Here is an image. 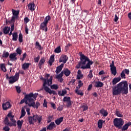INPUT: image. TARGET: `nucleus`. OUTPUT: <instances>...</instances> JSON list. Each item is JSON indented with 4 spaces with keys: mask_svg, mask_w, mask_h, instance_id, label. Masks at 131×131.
<instances>
[{
    "mask_svg": "<svg viewBox=\"0 0 131 131\" xmlns=\"http://www.w3.org/2000/svg\"><path fill=\"white\" fill-rule=\"evenodd\" d=\"M38 93L34 94L33 93H30L29 94H26L25 98H23L19 102V104H22L24 103H25L26 104H28L30 107L38 109L39 106H40V103L38 102H36L35 103V102L36 98L38 97Z\"/></svg>",
    "mask_w": 131,
    "mask_h": 131,
    "instance_id": "obj_1",
    "label": "nucleus"
},
{
    "mask_svg": "<svg viewBox=\"0 0 131 131\" xmlns=\"http://www.w3.org/2000/svg\"><path fill=\"white\" fill-rule=\"evenodd\" d=\"M112 93L114 96L120 94L127 95L128 93V84L127 81H122L112 88Z\"/></svg>",
    "mask_w": 131,
    "mask_h": 131,
    "instance_id": "obj_2",
    "label": "nucleus"
},
{
    "mask_svg": "<svg viewBox=\"0 0 131 131\" xmlns=\"http://www.w3.org/2000/svg\"><path fill=\"white\" fill-rule=\"evenodd\" d=\"M78 55L80 57V61L78 62L75 68L77 69L81 68L83 70L91 69V65L94 63V62L92 60H90L89 57L82 54L81 52H79Z\"/></svg>",
    "mask_w": 131,
    "mask_h": 131,
    "instance_id": "obj_3",
    "label": "nucleus"
},
{
    "mask_svg": "<svg viewBox=\"0 0 131 131\" xmlns=\"http://www.w3.org/2000/svg\"><path fill=\"white\" fill-rule=\"evenodd\" d=\"M4 124L6 125L3 127L4 131H10V128L9 126H16V121L14 119V116L12 112L9 113L4 119Z\"/></svg>",
    "mask_w": 131,
    "mask_h": 131,
    "instance_id": "obj_4",
    "label": "nucleus"
},
{
    "mask_svg": "<svg viewBox=\"0 0 131 131\" xmlns=\"http://www.w3.org/2000/svg\"><path fill=\"white\" fill-rule=\"evenodd\" d=\"M113 123L116 128L120 129L124 125V121L122 118H115Z\"/></svg>",
    "mask_w": 131,
    "mask_h": 131,
    "instance_id": "obj_5",
    "label": "nucleus"
},
{
    "mask_svg": "<svg viewBox=\"0 0 131 131\" xmlns=\"http://www.w3.org/2000/svg\"><path fill=\"white\" fill-rule=\"evenodd\" d=\"M53 77L52 76L50 77V79H45L43 77H41L40 78V79L44 81L43 84V86L44 89L45 88V87H47L46 85L48 86H51V84H53Z\"/></svg>",
    "mask_w": 131,
    "mask_h": 131,
    "instance_id": "obj_6",
    "label": "nucleus"
},
{
    "mask_svg": "<svg viewBox=\"0 0 131 131\" xmlns=\"http://www.w3.org/2000/svg\"><path fill=\"white\" fill-rule=\"evenodd\" d=\"M110 67L111 72H112V74H113L114 76H116L117 74V68L114 65V60L112 61V64L110 65Z\"/></svg>",
    "mask_w": 131,
    "mask_h": 131,
    "instance_id": "obj_7",
    "label": "nucleus"
},
{
    "mask_svg": "<svg viewBox=\"0 0 131 131\" xmlns=\"http://www.w3.org/2000/svg\"><path fill=\"white\" fill-rule=\"evenodd\" d=\"M12 12L13 16L11 19V21L12 22H14L15 19H18V15H19L20 11L19 10H15L14 9H12Z\"/></svg>",
    "mask_w": 131,
    "mask_h": 131,
    "instance_id": "obj_8",
    "label": "nucleus"
},
{
    "mask_svg": "<svg viewBox=\"0 0 131 131\" xmlns=\"http://www.w3.org/2000/svg\"><path fill=\"white\" fill-rule=\"evenodd\" d=\"M12 105L10 102L7 101L6 103H3L2 104V108L4 111H7L8 109H10L11 108Z\"/></svg>",
    "mask_w": 131,
    "mask_h": 131,
    "instance_id": "obj_9",
    "label": "nucleus"
},
{
    "mask_svg": "<svg viewBox=\"0 0 131 131\" xmlns=\"http://www.w3.org/2000/svg\"><path fill=\"white\" fill-rule=\"evenodd\" d=\"M69 57L66 55H62L60 56L59 58V63L63 62V63H66L68 60Z\"/></svg>",
    "mask_w": 131,
    "mask_h": 131,
    "instance_id": "obj_10",
    "label": "nucleus"
},
{
    "mask_svg": "<svg viewBox=\"0 0 131 131\" xmlns=\"http://www.w3.org/2000/svg\"><path fill=\"white\" fill-rule=\"evenodd\" d=\"M6 78L7 79H9V84H13L18 80L14 77V76L9 77V74L6 75Z\"/></svg>",
    "mask_w": 131,
    "mask_h": 131,
    "instance_id": "obj_11",
    "label": "nucleus"
},
{
    "mask_svg": "<svg viewBox=\"0 0 131 131\" xmlns=\"http://www.w3.org/2000/svg\"><path fill=\"white\" fill-rule=\"evenodd\" d=\"M9 60L11 61H16L17 60V53H11L9 55Z\"/></svg>",
    "mask_w": 131,
    "mask_h": 131,
    "instance_id": "obj_12",
    "label": "nucleus"
},
{
    "mask_svg": "<svg viewBox=\"0 0 131 131\" xmlns=\"http://www.w3.org/2000/svg\"><path fill=\"white\" fill-rule=\"evenodd\" d=\"M40 29L42 30L44 32H47V31H48L47 24L43 22L41 23Z\"/></svg>",
    "mask_w": 131,
    "mask_h": 131,
    "instance_id": "obj_13",
    "label": "nucleus"
},
{
    "mask_svg": "<svg viewBox=\"0 0 131 131\" xmlns=\"http://www.w3.org/2000/svg\"><path fill=\"white\" fill-rule=\"evenodd\" d=\"M131 125V122H128L125 125L121 127V131H126L128 130L129 126Z\"/></svg>",
    "mask_w": 131,
    "mask_h": 131,
    "instance_id": "obj_14",
    "label": "nucleus"
},
{
    "mask_svg": "<svg viewBox=\"0 0 131 131\" xmlns=\"http://www.w3.org/2000/svg\"><path fill=\"white\" fill-rule=\"evenodd\" d=\"M44 90L46 92H48L50 94H53L54 95H57V92L56 91L54 90H51L48 86L45 87V88H44Z\"/></svg>",
    "mask_w": 131,
    "mask_h": 131,
    "instance_id": "obj_15",
    "label": "nucleus"
},
{
    "mask_svg": "<svg viewBox=\"0 0 131 131\" xmlns=\"http://www.w3.org/2000/svg\"><path fill=\"white\" fill-rule=\"evenodd\" d=\"M33 117L35 119V122H36L37 121L38 123H40L42 121V116L40 115H33Z\"/></svg>",
    "mask_w": 131,
    "mask_h": 131,
    "instance_id": "obj_16",
    "label": "nucleus"
},
{
    "mask_svg": "<svg viewBox=\"0 0 131 131\" xmlns=\"http://www.w3.org/2000/svg\"><path fill=\"white\" fill-rule=\"evenodd\" d=\"M56 125L54 122H51L49 125L47 126V129L49 130H53L54 128H55Z\"/></svg>",
    "mask_w": 131,
    "mask_h": 131,
    "instance_id": "obj_17",
    "label": "nucleus"
},
{
    "mask_svg": "<svg viewBox=\"0 0 131 131\" xmlns=\"http://www.w3.org/2000/svg\"><path fill=\"white\" fill-rule=\"evenodd\" d=\"M28 121L30 125H34L35 123V120L34 117H28Z\"/></svg>",
    "mask_w": 131,
    "mask_h": 131,
    "instance_id": "obj_18",
    "label": "nucleus"
},
{
    "mask_svg": "<svg viewBox=\"0 0 131 131\" xmlns=\"http://www.w3.org/2000/svg\"><path fill=\"white\" fill-rule=\"evenodd\" d=\"M28 8L29 10H30L31 12H33V11L35 10V4L33 3H29L28 5Z\"/></svg>",
    "mask_w": 131,
    "mask_h": 131,
    "instance_id": "obj_19",
    "label": "nucleus"
},
{
    "mask_svg": "<svg viewBox=\"0 0 131 131\" xmlns=\"http://www.w3.org/2000/svg\"><path fill=\"white\" fill-rule=\"evenodd\" d=\"M55 61V55L53 54L51 56L49 61H48V63H49L50 66H52L53 63Z\"/></svg>",
    "mask_w": 131,
    "mask_h": 131,
    "instance_id": "obj_20",
    "label": "nucleus"
},
{
    "mask_svg": "<svg viewBox=\"0 0 131 131\" xmlns=\"http://www.w3.org/2000/svg\"><path fill=\"white\" fill-rule=\"evenodd\" d=\"M95 86L97 88H102L104 85V83L102 82H100V81H96L95 82Z\"/></svg>",
    "mask_w": 131,
    "mask_h": 131,
    "instance_id": "obj_21",
    "label": "nucleus"
},
{
    "mask_svg": "<svg viewBox=\"0 0 131 131\" xmlns=\"http://www.w3.org/2000/svg\"><path fill=\"white\" fill-rule=\"evenodd\" d=\"M64 67V64L62 63L61 64H60L59 66H58L56 68V74H59L62 70V68Z\"/></svg>",
    "mask_w": 131,
    "mask_h": 131,
    "instance_id": "obj_22",
    "label": "nucleus"
},
{
    "mask_svg": "<svg viewBox=\"0 0 131 131\" xmlns=\"http://www.w3.org/2000/svg\"><path fill=\"white\" fill-rule=\"evenodd\" d=\"M120 80H121V77H116L114 78L112 82L113 84L114 85H115L118 82H119L120 81Z\"/></svg>",
    "mask_w": 131,
    "mask_h": 131,
    "instance_id": "obj_23",
    "label": "nucleus"
},
{
    "mask_svg": "<svg viewBox=\"0 0 131 131\" xmlns=\"http://www.w3.org/2000/svg\"><path fill=\"white\" fill-rule=\"evenodd\" d=\"M100 114H102V115L103 117H106L108 115V112H107V111H105L104 108H102L100 111Z\"/></svg>",
    "mask_w": 131,
    "mask_h": 131,
    "instance_id": "obj_24",
    "label": "nucleus"
},
{
    "mask_svg": "<svg viewBox=\"0 0 131 131\" xmlns=\"http://www.w3.org/2000/svg\"><path fill=\"white\" fill-rule=\"evenodd\" d=\"M63 120V117H60L59 118L55 120V123L57 125H59Z\"/></svg>",
    "mask_w": 131,
    "mask_h": 131,
    "instance_id": "obj_25",
    "label": "nucleus"
},
{
    "mask_svg": "<svg viewBox=\"0 0 131 131\" xmlns=\"http://www.w3.org/2000/svg\"><path fill=\"white\" fill-rule=\"evenodd\" d=\"M62 72L66 77H68L70 74H71V71H70L68 68H66Z\"/></svg>",
    "mask_w": 131,
    "mask_h": 131,
    "instance_id": "obj_26",
    "label": "nucleus"
},
{
    "mask_svg": "<svg viewBox=\"0 0 131 131\" xmlns=\"http://www.w3.org/2000/svg\"><path fill=\"white\" fill-rule=\"evenodd\" d=\"M45 59L44 57L41 58V59L39 61V62L38 63V67L40 69L42 68V65L44 64L45 62Z\"/></svg>",
    "mask_w": 131,
    "mask_h": 131,
    "instance_id": "obj_27",
    "label": "nucleus"
},
{
    "mask_svg": "<svg viewBox=\"0 0 131 131\" xmlns=\"http://www.w3.org/2000/svg\"><path fill=\"white\" fill-rule=\"evenodd\" d=\"M12 34L13 38L12 40L14 41H16L18 39V35L17 33H9V36H11Z\"/></svg>",
    "mask_w": 131,
    "mask_h": 131,
    "instance_id": "obj_28",
    "label": "nucleus"
},
{
    "mask_svg": "<svg viewBox=\"0 0 131 131\" xmlns=\"http://www.w3.org/2000/svg\"><path fill=\"white\" fill-rule=\"evenodd\" d=\"M31 65V63H25L24 64H22L21 67L22 69L24 70H26L29 68L30 66Z\"/></svg>",
    "mask_w": 131,
    "mask_h": 131,
    "instance_id": "obj_29",
    "label": "nucleus"
},
{
    "mask_svg": "<svg viewBox=\"0 0 131 131\" xmlns=\"http://www.w3.org/2000/svg\"><path fill=\"white\" fill-rule=\"evenodd\" d=\"M103 120H99L98 121V128H102L103 127Z\"/></svg>",
    "mask_w": 131,
    "mask_h": 131,
    "instance_id": "obj_30",
    "label": "nucleus"
},
{
    "mask_svg": "<svg viewBox=\"0 0 131 131\" xmlns=\"http://www.w3.org/2000/svg\"><path fill=\"white\" fill-rule=\"evenodd\" d=\"M10 56V53L8 52H6L5 51H3V53L2 55V57L3 58H8Z\"/></svg>",
    "mask_w": 131,
    "mask_h": 131,
    "instance_id": "obj_31",
    "label": "nucleus"
},
{
    "mask_svg": "<svg viewBox=\"0 0 131 131\" xmlns=\"http://www.w3.org/2000/svg\"><path fill=\"white\" fill-rule=\"evenodd\" d=\"M116 115L117 117L123 118V115L122 114V113L121 112H120L119 111L116 110Z\"/></svg>",
    "mask_w": 131,
    "mask_h": 131,
    "instance_id": "obj_32",
    "label": "nucleus"
},
{
    "mask_svg": "<svg viewBox=\"0 0 131 131\" xmlns=\"http://www.w3.org/2000/svg\"><path fill=\"white\" fill-rule=\"evenodd\" d=\"M50 20H51V16L48 15L45 18L44 21H43V23H45L46 24H48Z\"/></svg>",
    "mask_w": 131,
    "mask_h": 131,
    "instance_id": "obj_33",
    "label": "nucleus"
},
{
    "mask_svg": "<svg viewBox=\"0 0 131 131\" xmlns=\"http://www.w3.org/2000/svg\"><path fill=\"white\" fill-rule=\"evenodd\" d=\"M77 79H80L81 78L83 77V75L81 74V71L78 70L77 71Z\"/></svg>",
    "mask_w": 131,
    "mask_h": 131,
    "instance_id": "obj_34",
    "label": "nucleus"
},
{
    "mask_svg": "<svg viewBox=\"0 0 131 131\" xmlns=\"http://www.w3.org/2000/svg\"><path fill=\"white\" fill-rule=\"evenodd\" d=\"M78 86H77V87H76V90H79L81 86H82V85H83V83H82L81 80H79V81H78Z\"/></svg>",
    "mask_w": 131,
    "mask_h": 131,
    "instance_id": "obj_35",
    "label": "nucleus"
},
{
    "mask_svg": "<svg viewBox=\"0 0 131 131\" xmlns=\"http://www.w3.org/2000/svg\"><path fill=\"white\" fill-rule=\"evenodd\" d=\"M71 101V99L69 96H66L63 99V102H67Z\"/></svg>",
    "mask_w": 131,
    "mask_h": 131,
    "instance_id": "obj_36",
    "label": "nucleus"
},
{
    "mask_svg": "<svg viewBox=\"0 0 131 131\" xmlns=\"http://www.w3.org/2000/svg\"><path fill=\"white\" fill-rule=\"evenodd\" d=\"M11 30V28L9 27H6L4 29V33H9Z\"/></svg>",
    "mask_w": 131,
    "mask_h": 131,
    "instance_id": "obj_37",
    "label": "nucleus"
},
{
    "mask_svg": "<svg viewBox=\"0 0 131 131\" xmlns=\"http://www.w3.org/2000/svg\"><path fill=\"white\" fill-rule=\"evenodd\" d=\"M1 69L4 72H7V69L6 68L5 64L3 63L1 64Z\"/></svg>",
    "mask_w": 131,
    "mask_h": 131,
    "instance_id": "obj_38",
    "label": "nucleus"
},
{
    "mask_svg": "<svg viewBox=\"0 0 131 131\" xmlns=\"http://www.w3.org/2000/svg\"><path fill=\"white\" fill-rule=\"evenodd\" d=\"M51 89L52 90H57L59 89V86L57 84H54L51 86Z\"/></svg>",
    "mask_w": 131,
    "mask_h": 131,
    "instance_id": "obj_39",
    "label": "nucleus"
},
{
    "mask_svg": "<svg viewBox=\"0 0 131 131\" xmlns=\"http://www.w3.org/2000/svg\"><path fill=\"white\" fill-rule=\"evenodd\" d=\"M61 52V50L60 46H58V47H56L55 50H54V52H55L56 53H59Z\"/></svg>",
    "mask_w": 131,
    "mask_h": 131,
    "instance_id": "obj_40",
    "label": "nucleus"
},
{
    "mask_svg": "<svg viewBox=\"0 0 131 131\" xmlns=\"http://www.w3.org/2000/svg\"><path fill=\"white\" fill-rule=\"evenodd\" d=\"M63 76V71H62L61 72H60V73L59 75L56 76V78L57 79H59V78H62Z\"/></svg>",
    "mask_w": 131,
    "mask_h": 131,
    "instance_id": "obj_41",
    "label": "nucleus"
},
{
    "mask_svg": "<svg viewBox=\"0 0 131 131\" xmlns=\"http://www.w3.org/2000/svg\"><path fill=\"white\" fill-rule=\"evenodd\" d=\"M75 93L78 95H80V96H83L84 95V93L82 92H80V91H79V89H76L75 90Z\"/></svg>",
    "mask_w": 131,
    "mask_h": 131,
    "instance_id": "obj_42",
    "label": "nucleus"
},
{
    "mask_svg": "<svg viewBox=\"0 0 131 131\" xmlns=\"http://www.w3.org/2000/svg\"><path fill=\"white\" fill-rule=\"evenodd\" d=\"M93 77V71L91 70L90 71L89 74L88 75V79H92Z\"/></svg>",
    "mask_w": 131,
    "mask_h": 131,
    "instance_id": "obj_43",
    "label": "nucleus"
},
{
    "mask_svg": "<svg viewBox=\"0 0 131 131\" xmlns=\"http://www.w3.org/2000/svg\"><path fill=\"white\" fill-rule=\"evenodd\" d=\"M26 115V111L24 110V108H22L21 109V116L20 117V118H23Z\"/></svg>",
    "mask_w": 131,
    "mask_h": 131,
    "instance_id": "obj_44",
    "label": "nucleus"
},
{
    "mask_svg": "<svg viewBox=\"0 0 131 131\" xmlns=\"http://www.w3.org/2000/svg\"><path fill=\"white\" fill-rule=\"evenodd\" d=\"M122 72L124 73L125 74H126L127 75H129V70L128 69H124L122 71Z\"/></svg>",
    "mask_w": 131,
    "mask_h": 131,
    "instance_id": "obj_45",
    "label": "nucleus"
},
{
    "mask_svg": "<svg viewBox=\"0 0 131 131\" xmlns=\"http://www.w3.org/2000/svg\"><path fill=\"white\" fill-rule=\"evenodd\" d=\"M88 16V11L84 10V11L82 12V17H84V18H85Z\"/></svg>",
    "mask_w": 131,
    "mask_h": 131,
    "instance_id": "obj_46",
    "label": "nucleus"
},
{
    "mask_svg": "<svg viewBox=\"0 0 131 131\" xmlns=\"http://www.w3.org/2000/svg\"><path fill=\"white\" fill-rule=\"evenodd\" d=\"M19 41L20 42H23V36L21 33H20L19 35V38H18Z\"/></svg>",
    "mask_w": 131,
    "mask_h": 131,
    "instance_id": "obj_47",
    "label": "nucleus"
},
{
    "mask_svg": "<svg viewBox=\"0 0 131 131\" xmlns=\"http://www.w3.org/2000/svg\"><path fill=\"white\" fill-rule=\"evenodd\" d=\"M23 124V122H21V121L18 120V121H17V125H18V128L21 129Z\"/></svg>",
    "mask_w": 131,
    "mask_h": 131,
    "instance_id": "obj_48",
    "label": "nucleus"
},
{
    "mask_svg": "<svg viewBox=\"0 0 131 131\" xmlns=\"http://www.w3.org/2000/svg\"><path fill=\"white\" fill-rule=\"evenodd\" d=\"M15 89L16 90V92H17L18 93L20 94L21 92V87H19L18 86H15Z\"/></svg>",
    "mask_w": 131,
    "mask_h": 131,
    "instance_id": "obj_49",
    "label": "nucleus"
},
{
    "mask_svg": "<svg viewBox=\"0 0 131 131\" xmlns=\"http://www.w3.org/2000/svg\"><path fill=\"white\" fill-rule=\"evenodd\" d=\"M24 108L25 109H26L27 112V114L29 115H30V109L29 108H28V105H25L24 106Z\"/></svg>",
    "mask_w": 131,
    "mask_h": 131,
    "instance_id": "obj_50",
    "label": "nucleus"
},
{
    "mask_svg": "<svg viewBox=\"0 0 131 131\" xmlns=\"http://www.w3.org/2000/svg\"><path fill=\"white\" fill-rule=\"evenodd\" d=\"M16 54L19 55H21L22 54V50L20 49L19 48L16 49Z\"/></svg>",
    "mask_w": 131,
    "mask_h": 131,
    "instance_id": "obj_51",
    "label": "nucleus"
},
{
    "mask_svg": "<svg viewBox=\"0 0 131 131\" xmlns=\"http://www.w3.org/2000/svg\"><path fill=\"white\" fill-rule=\"evenodd\" d=\"M72 103L71 101L67 102V104H66L67 107L69 108L70 107L72 106Z\"/></svg>",
    "mask_w": 131,
    "mask_h": 131,
    "instance_id": "obj_52",
    "label": "nucleus"
},
{
    "mask_svg": "<svg viewBox=\"0 0 131 131\" xmlns=\"http://www.w3.org/2000/svg\"><path fill=\"white\" fill-rule=\"evenodd\" d=\"M81 108L83 109V111H86L88 109V106L87 105H81Z\"/></svg>",
    "mask_w": 131,
    "mask_h": 131,
    "instance_id": "obj_53",
    "label": "nucleus"
},
{
    "mask_svg": "<svg viewBox=\"0 0 131 131\" xmlns=\"http://www.w3.org/2000/svg\"><path fill=\"white\" fill-rule=\"evenodd\" d=\"M53 119V116H49L48 117L47 123H49L51 122L52 120Z\"/></svg>",
    "mask_w": 131,
    "mask_h": 131,
    "instance_id": "obj_54",
    "label": "nucleus"
},
{
    "mask_svg": "<svg viewBox=\"0 0 131 131\" xmlns=\"http://www.w3.org/2000/svg\"><path fill=\"white\" fill-rule=\"evenodd\" d=\"M15 78H16L17 80L19 79V72H16L15 76H13Z\"/></svg>",
    "mask_w": 131,
    "mask_h": 131,
    "instance_id": "obj_55",
    "label": "nucleus"
},
{
    "mask_svg": "<svg viewBox=\"0 0 131 131\" xmlns=\"http://www.w3.org/2000/svg\"><path fill=\"white\" fill-rule=\"evenodd\" d=\"M120 76H121V78L122 79H126V75H125V74H124V73H123L122 72L121 73Z\"/></svg>",
    "mask_w": 131,
    "mask_h": 131,
    "instance_id": "obj_56",
    "label": "nucleus"
},
{
    "mask_svg": "<svg viewBox=\"0 0 131 131\" xmlns=\"http://www.w3.org/2000/svg\"><path fill=\"white\" fill-rule=\"evenodd\" d=\"M39 59H40V56H39V55H38V57H37L34 59L35 62L38 63L39 60Z\"/></svg>",
    "mask_w": 131,
    "mask_h": 131,
    "instance_id": "obj_57",
    "label": "nucleus"
},
{
    "mask_svg": "<svg viewBox=\"0 0 131 131\" xmlns=\"http://www.w3.org/2000/svg\"><path fill=\"white\" fill-rule=\"evenodd\" d=\"M48 102H47V101L46 99H44V102H43V106L44 107H46L47 108L48 107Z\"/></svg>",
    "mask_w": 131,
    "mask_h": 131,
    "instance_id": "obj_58",
    "label": "nucleus"
},
{
    "mask_svg": "<svg viewBox=\"0 0 131 131\" xmlns=\"http://www.w3.org/2000/svg\"><path fill=\"white\" fill-rule=\"evenodd\" d=\"M35 46H37L39 47V50H41V46L39 44V42L37 41L35 42Z\"/></svg>",
    "mask_w": 131,
    "mask_h": 131,
    "instance_id": "obj_59",
    "label": "nucleus"
},
{
    "mask_svg": "<svg viewBox=\"0 0 131 131\" xmlns=\"http://www.w3.org/2000/svg\"><path fill=\"white\" fill-rule=\"evenodd\" d=\"M67 94V90H62V93H61V96H64L65 95Z\"/></svg>",
    "mask_w": 131,
    "mask_h": 131,
    "instance_id": "obj_60",
    "label": "nucleus"
},
{
    "mask_svg": "<svg viewBox=\"0 0 131 131\" xmlns=\"http://www.w3.org/2000/svg\"><path fill=\"white\" fill-rule=\"evenodd\" d=\"M15 29V26L14 25H11V30L10 33H12L13 31Z\"/></svg>",
    "mask_w": 131,
    "mask_h": 131,
    "instance_id": "obj_61",
    "label": "nucleus"
},
{
    "mask_svg": "<svg viewBox=\"0 0 131 131\" xmlns=\"http://www.w3.org/2000/svg\"><path fill=\"white\" fill-rule=\"evenodd\" d=\"M25 23L27 24L29 22V18L28 17H25L24 18Z\"/></svg>",
    "mask_w": 131,
    "mask_h": 131,
    "instance_id": "obj_62",
    "label": "nucleus"
},
{
    "mask_svg": "<svg viewBox=\"0 0 131 131\" xmlns=\"http://www.w3.org/2000/svg\"><path fill=\"white\" fill-rule=\"evenodd\" d=\"M51 105L52 108H53L54 110L56 109V106L55 104L53 103H51Z\"/></svg>",
    "mask_w": 131,
    "mask_h": 131,
    "instance_id": "obj_63",
    "label": "nucleus"
},
{
    "mask_svg": "<svg viewBox=\"0 0 131 131\" xmlns=\"http://www.w3.org/2000/svg\"><path fill=\"white\" fill-rule=\"evenodd\" d=\"M63 131H71V129L70 127H66Z\"/></svg>",
    "mask_w": 131,
    "mask_h": 131,
    "instance_id": "obj_64",
    "label": "nucleus"
}]
</instances>
